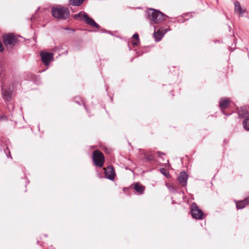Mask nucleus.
<instances>
[{"mask_svg":"<svg viewBox=\"0 0 249 249\" xmlns=\"http://www.w3.org/2000/svg\"><path fill=\"white\" fill-rule=\"evenodd\" d=\"M145 187L139 183H135L134 184V189L139 194H142L143 193Z\"/></svg>","mask_w":249,"mask_h":249,"instance_id":"15","label":"nucleus"},{"mask_svg":"<svg viewBox=\"0 0 249 249\" xmlns=\"http://www.w3.org/2000/svg\"><path fill=\"white\" fill-rule=\"evenodd\" d=\"M1 91L3 98L7 103L8 109L10 111L13 110L14 107L13 105L8 103L12 98V91L11 87H6L3 84H2Z\"/></svg>","mask_w":249,"mask_h":249,"instance_id":"3","label":"nucleus"},{"mask_svg":"<svg viewBox=\"0 0 249 249\" xmlns=\"http://www.w3.org/2000/svg\"><path fill=\"white\" fill-rule=\"evenodd\" d=\"M246 201H247V204H249V196L246 198Z\"/></svg>","mask_w":249,"mask_h":249,"instance_id":"27","label":"nucleus"},{"mask_svg":"<svg viewBox=\"0 0 249 249\" xmlns=\"http://www.w3.org/2000/svg\"><path fill=\"white\" fill-rule=\"evenodd\" d=\"M6 119V117L5 116H2L0 118V120H1L2 119Z\"/></svg>","mask_w":249,"mask_h":249,"instance_id":"28","label":"nucleus"},{"mask_svg":"<svg viewBox=\"0 0 249 249\" xmlns=\"http://www.w3.org/2000/svg\"><path fill=\"white\" fill-rule=\"evenodd\" d=\"M6 150L9 152V153L10 154V152H9V149H8V148H7V147L6 148Z\"/></svg>","mask_w":249,"mask_h":249,"instance_id":"31","label":"nucleus"},{"mask_svg":"<svg viewBox=\"0 0 249 249\" xmlns=\"http://www.w3.org/2000/svg\"><path fill=\"white\" fill-rule=\"evenodd\" d=\"M4 50V47L1 43V42L0 41V52H3Z\"/></svg>","mask_w":249,"mask_h":249,"instance_id":"24","label":"nucleus"},{"mask_svg":"<svg viewBox=\"0 0 249 249\" xmlns=\"http://www.w3.org/2000/svg\"><path fill=\"white\" fill-rule=\"evenodd\" d=\"M178 22L183 23L185 21V19L184 18H183L182 17H181V18H179L178 19Z\"/></svg>","mask_w":249,"mask_h":249,"instance_id":"23","label":"nucleus"},{"mask_svg":"<svg viewBox=\"0 0 249 249\" xmlns=\"http://www.w3.org/2000/svg\"><path fill=\"white\" fill-rule=\"evenodd\" d=\"M134 40L132 42V44L134 46H137L140 42L139 35L137 33L134 34L132 36Z\"/></svg>","mask_w":249,"mask_h":249,"instance_id":"18","label":"nucleus"},{"mask_svg":"<svg viewBox=\"0 0 249 249\" xmlns=\"http://www.w3.org/2000/svg\"><path fill=\"white\" fill-rule=\"evenodd\" d=\"M75 102L79 104H80L79 102L77 101H76V100H75Z\"/></svg>","mask_w":249,"mask_h":249,"instance_id":"30","label":"nucleus"},{"mask_svg":"<svg viewBox=\"0 0 249 249\" xmlns=\"http://www.w3.org/2000/svg\"><path fill=\"white\" fill-rule=\"evenodd\" d=\"M51 13L54 18L61 19H66L70 16V11L68 8L60 5L52 7Z\"/></svg>","mask_w":249,"mask_h":249,"instance_id":"1","label":"nucleus"},{"mask_svg":"<svg viewBox=\"0 0 249 249\" xmlns=\"http://www.w3.org/2000/svg\"><path fill=\"white\" fill-rule=\"evenodd\" d=\"M191 213L193 218L198 220L202 219L203 212L200 210L196 203H193L190 206Z\"/></svg>","mask_w":249,"mask_h":249,"instance_id":"5","label":"nucleus"},{"mask_svg":"<svg viewBox=\"0 0 249 249\" xmlns=\"http://www.w3.org/2000/svg\"><path fill=\"white\" fill-rule=\"evenodd\" d=\"M99 25L94 21V28H99Z\"/></svg>","mask_w":249,"mask_h":249,"instance_id":"26","label":"nucleus"},{"mask_svg":"<svg viewBox=\"0 0 249 249\" xmlns=\"http://www.w3.org/2000/svg\"><path fill=\"white\" fill-rule=\"evenodd\" d=\"M3 41L6 47L14 46L18 42V38L13 34L3 35Z\"/></svg>","mask_w":249,"mask_h":249,"instance_id":"6","label":"nucleus"},{"mask_svg":"<svg viewBox=\"0 0 249 249\" xmlns=\"http://www.w3.org/2000/svg\"><path fill=\"white\" fill-rule=\"evenodd\" d=\"M91 159L92 160V161H93V152H92V153L91 154Z\"/></svg>","mask_w":249,"mask_h":249,"instance_id":"29","label":"nucleus"},{"mask_svg":"<svg viewBox=\"0 0 249 249\" xmlns=\"http://www.w3.org/2000/svg\"><path fill=\"white\" fill-rule=\"evenodd\" d=\"M84 0H70L71 4L74 6H79L81 5Z\"/></svg>","mask_w":249,"mask_h":249,"instance_id":"20","label":"nucleus"},{"mask_svg":"<svg viewBox=\"0 0 249 249\" xmlns=\"http://www.w3.org/2000/svg\"><path fill=\"white\" fill-rule=\"evenodd\" d=\"M230 103L231 101L230 99L226 98L221 99L219 102V107L221 110H222L223 113L225 115L227 114L224 112L223 110L229 107Z\"/></svg>","mask_w":249,"mask_h":249,"instance_id":"12","label":"nucleus"},{"mask_svg":"<svg viewBox=\"0 0 249 249\" xmlns=\"http://www.w3.org/2000/svg\"><path fill=\"white\" fill-rule=\"evenodd\" d=\"M105 162V156L102 152L98 150H94V165L102 167Z\"/></svg>","mask_w":249,"mask_h":249,"instance_id":"7","label":"nucleus"},{"mask_svg":"<svg viewBox=\"0 0 249 249\" xmlns=\"http://www.w3.org/2000/svg\"><path fill=\"white\" fill-rule=\"evenodd\" d=\"M144 156V160L151 161L154 160L153 153L151 151L145 152L143 154Z\"/></svg>","mask_w":249,"mask_h":249,"instance_id":"16","label":"nucleus"},{"mask_svg":"<svg viewBox=\"0 0 249 249\" xmlns=\"http://www.w3.org/2000/svg\"><path fill=\"white\" fill-rule=\"evenodd\" d=\"M247 204H248L246 201V199L239 201H236V206L238 209H243Z\"/></svg>","mask_w":249,"mask_h":249,"instance_id":"17","label":"nucleus"},{"mask_svg":"<svg viewBox=\"0 0 249 249\" xmlns=\"http://www.w3.org/2000/svg\"><path fill=\"white\" fill-rule=\"evenodd\" d=\"M157 27L155 26V31L154 33V37L155 38V40L156 41H160L162 37L164 35L166 34L168 31L170 30V29L169 28H166V29H163V28H160L158 29V27H157V31H156Z\"/></svg>","mask_w":249,"mask_h":249,"instance_id":"9","label":"nucleus"},{"mask_svg":"<svg viewBox=\"0 0 249 249\" xmlns=\"http://www.w3.org/2000/svg\"><path fill=\"white\" fill-rule=\"evenodd\" d=\"M188 175L185 171L181 172L178 177L180 184L182 186H185L187 183Z\"/></svg>","mask_w":249,"mask_h":249,"instance_id":"11","label":"nucleus"},{"mask_svg":"<svg viewBox=\"0 0 249 249\" xmlns=\"http://www.w3.org/2000/svg\"><path fill=\"white\" fill-rule=\"evenodd\" d=\"M168 188L171 192L175 193L176 191V189L173 186H169Z\"/></svg>","mask_w":249,"mask_h":249,"instance_id":"22","label":"nucleus"},{"mask_svg":"<svg viewBox=\"0 0 249 249\" xmlns=\"http://www.w3.org/2000/svg\"><path fill=\"white\" fill-rule=\"evenodd\" d=\"M40 55L42 62L46 66L48 65L49 63L53 59L54 54L53 53L42 51L40 52Z\"/></svg>","mask_w":249,"mask_h":249,"instance_id":"8","label":"nucleus"},{"mask_svg":"<svg viewBox=\"0 0 249 249\" xmlns=\"http://www.w3.org/2000/svg\"><path fill=\"white\" fill-rule=\"evenodd\" d=\"M243 126L245 130L249 131V117L246 118L243 121Z\"/></svg>","mask_w":249,"mask_h":249,"instance_id":"19","label":"nucleus"},{"mask_svg":"<svg viewBox=\"0 0 249 249\" xmlns=\"http://www.w3.org/2000/svg\"><path fill=\"white\" fill-rule=\"evenodd\" d=\"M149 19L152 22V23L158 24L160 23L165 20L166 15L162 13L160 11L150 9L148 10Z\"/></svg>","mask_w":249,"mask_h":249,"instance_id":"2","label":"nucleus"},{"mask_svg":"<svg viewBox=\"0 0 249 249\" xmlns=\"http://www.w3.org/2000/svg\"><path fill=\"white\" fill-rule=\"evenodd\" d=\"M73 18L79 21H82L86 24L93 26V19L89 18L87 14L84 12H80L73 15Z\"/></svg>","mask_w":249,"mask_h":249,"instance_id":"4","label":"nucleus"},{"mask_svg":"<svg viewBox=\"0 0 249 249\" xmlns=\"http://www.w3.org/2000/svg\"><path fill=\"white\" fill-rule=\"evenodd\" d=\"M238 117L240 118H248L249 115V112L246 107H242L238 110Z\"/></svg>","mask_w":249,"mask_h":249,"instance_id":"13","label":"nucleus"},{"mask_svg":"<svg viewBox=\"0 0 249 249\" xmlns=\"http://www.w3.org/2000/svg\"><path fill=\"white\" fill-rule=\"evenodd\" d=\"M160 171L166 178H168L170 177V175L169 172L166 169L164 168H160Z\"/></svg>","mask_w":249,"mask_h":249,"instance_id":"21","label":"nucleus"},{"mask_svg":"<svg viewBox=\"0 0 249 249\" xmlns=\"http://www.w3.org/2000/svg\"><path fill=\"white\" fill-rule=\"evenodd\" d=\"M156 153L159 155V157H160L161 155H164L163 153L160 151H157Z\"/></svg>","mask_w":249,"mask_h":249,"instance_id":"25","label":"nucleus"},{"mask_svg":"<svg viewBox=\"0 0 249 249\" xmlns=\"http://www.w3.org/2000/svg\"><path fill=\"white\" fill-rule=\"evenodd\" d=\"M234 12L235 13L240 14L241 16H243L244 14L245 13L246 11L242 9L239 2L238 1H235L234 2Z\"/></svg>","mask_w":249,"mask_h":249,"instance_id":"14","label":"nucleus"},{"mask_svg":"<svg viewBox=\"0 0 249 249\" xmlns=\"http://www.w3.org/2000/svg\"><path fill=\"white\" fill-rule=\"evenodd\" d=\"M106 178L109 180H113L116 175L114 168L112 166H108L107 168H104Z\"/></svg>","mask_w":249,"mask_h":249,"instance_id":"10","label":"nucleus"}]
</instances>
